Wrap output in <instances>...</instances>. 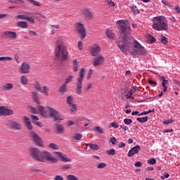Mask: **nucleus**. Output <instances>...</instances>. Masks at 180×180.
<instances>
[{
	"instance_id": "1",
	"label": "nucleus",
	"mask_w": 180,
	"mask_h": 180,
	"mask_svg": "<svg viewBox=\"0 0 180 180\" xmlns=\"http://www.w3.org/2000/svg\"><path fill=\"white\" fill-rule=\"evenodd\" d=\"M117 24L119 25L120 33L122 36L117 42V44L124 54H127L128 51H130L131 47H133L134 39L130 36V27L126 25L124 20H117Z\"/></svg>"
},
{
	"instance_id": "2",
	"label": "nucleus",
	"mask_w": 180,
	"mask_h": 180,
	"mask_svg": "<svg viewBox=\"0 0 180 180\" xmlns=\"http://www.w3.org/2000/svg\"><path fill=\"white\" fill-rule=\"evenodd\" d=\"M30 155L35 161H39V162H46V161H49L52 164H56L58 162V159L53 156L50 152L47 150L40 151L39 148H31L29 150Z\"/></svg>"
},
{
	"instance_id": "3",
	"label": "nucleus",
	"mask_w": 180,
	"mask_h": 180,
	"mask_svg": "<svg viewBox=\"0 0 180 180\" xmlns=\"http://www.w3.org/2000/svg\"><path fill=\"white\" fill-rule=\"evenodd\" d=\"M55 57L59 61H63L68 58V51H67V47L64 46V42L61 37H58L56 40Z\"/></svg>"
},
{
	"instance_id": "4",
	"label": "nucleus",
	"mask_w": 180,
	"mask_h": 180,
	"mask_svg": "<svg viewBox=\"0 0 180 180\" xmlns=\"http://www.w3.org/2000/svg\"><path fill=\"white\" fill-rule=\"evenodd\" d=\"M152 27L154 29V30H158V32L167 30L168 24L164 22L160 17H155L153 18V25H152Z\"/></svg>"
},
{
	"instance_id": "5",
	"label": "nucleus",
	"mask_w": 180,
	"mask_h": 180,
	"mask_svg": "<svg viewBox=\"0 0 180 180\" xmlns=\"http://www.w3.org/2000/svg\"><path fill=\"white\" fill-rule=\"evenodd\" d=\"M132 43L134 44V47L132 54H134V56H146V54H147L146 49H144L139 41L134 39Z\"/></svg>"
},
{
	"instance_id": "6",
	"label": "nucleus",
	"mask_w": 180,
	"mask_h": 180,
	"mask_svg": "<svg viewBox=\"0 0 180 180\" xmlns=\"http://www.w3.org/2000/svg\"><path fill=\"white\" fill-rule=\"evenodd\" d=\"M48 112L49 113V116L54 119V120H64V116L58 113V111L51 108H48Z\"/></svg>"
},
{
	"instance_id": "7",
	"label": "nucleus",
	"mask_w": 180,
	"mask_h": 180,
	"mask_svg": "<svg viewBox=\"0 0 180 180\" xmlns=\"http://www.w3.org/2000/svg\"><path fill=\"white\" fill-rule=\"evenodd\" d=\"M30 135L34 144H36L38 147H43V141H41L40 136H39L34 132H30Z\"/></svg>"
},
{
	"instance_id": "8",
	"label": "nucleus",
	"mask_w": 180,
	"mask_h": 180,
	"mask_svg": "<svg viewBox=\"0 0 180 180\" xmlns=\"http://www.w3.org/2000/svg\"><path fill=\"white\" fill-rule=\"evenodd\" d=\"M7 126H9L12 130H22V125L20 123L9 120L6 122Z\"/></svg>"
},
{
	"instance_id": "9",
	"label": "nucleus",
	"mask_w": 180,
	"mask_h": 180,
	"mask_svg": "<svg viewBox=\"0 0 180 180\" xmlns=\"http://www.w3.org/2000/svg\"><path fill=\"white\" fill-rule=\"evenodd\" d=\"M77 29L78 33L81 35V39L84 40V39L86 37V30H85V26H84V24L78 22L77 24Z\"/></svg>"
},
{
	"instance_id": "10",
	"label": "nucleus",
	"mask_w": 180,
	"mask_h": 180,
	"mask_svg": "<svg viewBox=\"0 0 180 180\" xmlns=\"http://www.w3.org/2000/svg\"><path fill=\"white\" fill-rule=\"evenodd\" d=\"M105 63V58L102 55H98V56L94 58L92 65L94 67H101Z\"/></svg>"
},
{
	"instance_id": "11",
	"label": "nucleus",
	"mask_w": 180,
	"mask_h": 180,
	"mask_svg": "<svg viewBox=\"0 0 180 180\" xmlns=\"http://www.w3.org/2000/svg\"><path fill=\"white\" fill-rule=\"evenodd\" d=\"M20 74H29L30 72V65L26 62H24L18 68Z\"/></svg>"
},
{
	"instance_id": "12",
	"label": "nucleus",
	"mask_w": 180,
	"mask_h": 180,
	"mask_svg": "<svg viewBox=\"0 0 180 180\" xmlns=\"http://www.w3.org/2000/svg\"><path fill=\"white\" fill-rule=\"evenodd\" d=\"M13 110L8 109L5 108V106L0 107V115H2V116H11L13 115Z\"/></svg>"
},
{
	"instance_id": "13",
	"label": "nucleus",
	"mask_w": 180,
	"mask_h": 180,
	"mask_svg": "<svg viewBox=\"0 0 180 180\" xmlns=\"http://www.w3.org/2000/svg\"><path fill=\"white\" fill-rule=\"evenodd\" d=\"M16 18H18V19H22L25 20H27V22H30V23H34V18H33V17L30 16V13L18 15Z\"/></svg>"
},
{
	"instance_id": "14",
	"label": "nucleus",
	"mask_w": 180,
	"mask_h": 180,
	"mask_svg": "<svg viewBox=\"0 0 180 180\" xmlns=\"http://www.w3.org/2000/svg\"><path fill=\"white\" fill-rule=\"evenodd\" d=\"M141 147L139 145L132 148L127 153L128 157H133V155H136L138 154L139 151H141Z\"/></svg>"
},
{
	"instance_id": "15",
	"label": "nucleus",
	"mask_w": 180,
	"mask_h": 180,
	"mask_svg": "<svg viewBox=\"0 0 180 180\" xmlns=\"http://www.w3.org/2000/svg\"><path fill=\"white\" fill-rule=\"evenodd\" d=\"M4 34L6 36V39H9L11 40H15V39L18 37V34H16L15 32L6 31L4 32Z\"/></svg>"
},
{
	"instance_id": "16",
	"label": "nucleus",
	"mask_w": 180,
	"mask_h": 180,
	"mask_svg": "<svg viewBox=\"0 0 180 180\" xmlns=\"http://www.w3.org/2000/svg\"><path fill=\"white\" fill-rule=\"evenodd\" d=\"M101 53V46L96 45L91 49V54L92 57H96Z\"/></svg>"
},
{
	"instance_id": "17",
	"label": "nucleus",
	"mask_w": 180,
	"mask_h": 180,
	"mask_svg": "<svg viewBox=\"0 0 180 180\" xmlns=\"http://www.w3.org/2000/svg\"><path fill=\"white\" fill-rule=\"evenodd\" d=\"M22 120H23V123H24L25 127H27V129L28 130H32L33 129V126L32 125V122H30V117H27L25 116L22 118Z\"/></svg>"
},
{
	"instance_id": "18",
	"label": "nucleus",
	"mask_w": 180,
	"mask_h": 180,
	"mask_svg": "<svg viewBox=\"0 0 180 180\" xmlns=\"http://www.w3.org/2000/svg\"><path fill=\"white\" fill-rule=\"evenodd\" d=\"M55 154H56L57 157H59V158H61V161L63 162H70L71 161V158H68L63 155V153L60 152H55Z\"/></svg>"
},
{
	"instance_id": "19",
	"label": "nucleus",
	"mask_w": 180,
	"mask_h": 180,
	"mask_svg": "<svg viewBox=\"0 0 180 180\" xmlns=\"http://www.w3.org/2000/svg\"><path fill=\"white\" fill-rule=\"evenodd\" d=\"M66 102L68 105L70 106V108H72V109H76V105L74 104V99L72 98V96H68Z\"/></svg>"
},
{
	"instance_id": "20",
	"label": "nucleus",
	"mask_w": 180,
	"mask_h": 180,
	"mask_svg": "<svg viewBox=\"0 0 180 180\" xmlns=\"http://www.w3.org/2000/svg\"><path fill=\"white\" fill-rule=\"evenodd\" d=\"M82 81L83 80H77V82L76 83V91L77 95H81V94H82Z\"/></svg>"
},
{
	"instance_id": "21",
	"label": "nucleus",
	"mask_w": 180,
	"mask_h": 180,
	"mask_svg": "<svg viewBox=\"0 0 180 180\" xmlns=\"http://www.w3.org/2000/svg\"><path fill=\"white\" fill-rule=\"evenodd\" d=\"M38 108L41 115H42L44 117H49V113L47 112V111L44 110V107L39 105Z\"/></svg>"
},
{
	"instance_id": "22",
	"label": "nucleus",
	"mask_w": 180,
	"mask_h": 180,
	"mask_svg": "<svg viewBox=\"0 0 180 180\" xmlns=\"http://www.w3.org/2000/svg\"><path fill=\"white\" fill-rule=\"evenodd\" d=\"M17 27H21L22 29H27L29 25H27V22L25 21H19L17 22Z\"/></svg>"
},
{
	"instance_id": "23",
	"label": "nucleus",
	"mask_w": 180,
	"mask_h": 180,
	"mask_svg": "<svg viewBox=\"0 0 180 180\" xmlns=\"http://www.w3.org/2000/svg\"><path fill=\"white\" fill-rule=\"evenodd\" d=\"M49 87L47 86H44L43 87H41V89L39 90V92L41 94H43L46 96H49Z\"/></svg>"
},
{
	"instance_id": "24",
	"label": "nucleus",
	"mask_w": 180,
	"mask_h": 180,
	"mask_svg": "<svg viewBox=\"0 0 180 180\" xmlns=\"http://www.w3.org/2000/svg\"><path fill=\"white\" fill-rule=\"evenodd\" d=\"M20 81L22 85H27V84H29V79H27L26 75L21 76Z\"/></svg>"
},
{
	"instance_id": "25",
	"label": "nucleus",
	"mask_w": 180,
	"mask_h": 180,
	"mask_svg": "<svg viewBox=\"0 0 180 180\" xmlns=\"http://www.w3.org/2000/svg\"><path fill=\"white\" fill-rule=\"evenodd\" d=\"M32 99L34 103H40V101H39V96H37V93L36 91L32 92Z\"/></svg>"
},
{
	"instance_id": "26",
	"label": "nucleus",
	"mask_w": 180,
	"mask_h": 180,
	"mask_svg": "<svg viewBox=\"0 0 180 180\" xmlns=\"http://www.w3.org/2000/svg\"><path fill=\"white\" fill-rule=\"evenodd\" d=\"M84 72H85V69L84 68H82L79 71V77L77 78V80L84 81Z\"/></svg>"
},
{
	"instance_id": "27",
	"label": "nucleus",
	"mask_w": 180,
	"mask_h": 180,
	"mask_svg": "<svg viewBox=\"0 0 180 180\" xmlns=\"http://www.w3.org/2000/svg\"><path fill=\"white\" fill-rule=\"evenodd\" d=\"M146 39L148 43H155V38L151 36V34H148V35L146 36Z\"/></svg>"
},
{
	"instance_id": "28",
	"label": "nucleus",
	"mask_w": 180,
	"mask_h": 180,
	"mask_svg": "<svg viewBox=\"0 0 180 180\" xmlns=\"http://www.w3.org/2000/svg\"><path fill=\"white\" fill-rule=\"evenodd\" d=\"M87 147L91 148V150H94L95 151H96V150H99V146L94 143H87Z\"/></svg>"
},
{
	"instance_id": "29",
	"label": "nucleus",
	"mask_w": 180,
	"mask_h": 180,
	"mask_svg": "<svg viewBox=\"0 0 180 180\" xmlns=\"http://www.w3.org/2000/svg\"><path fill=\"white\" fill-rule=\"evenodd\" d=\"M105 33L108 39H115V34L112 32V30H107Z\"/></svg>"
},
{
	"instance_id": "30",
	"label": "nucleus",
	"mask_w": 180,
	"mask_h": 180,
	"mask_svg": "<svg viewBox=\"0 0 180 180\" xmlns=\"http://www.w3.org/2000/svg\"><path fill=\"white\" fill-rule=\"evenodd\" d=\"M84 16L86 18V19H92V13L89 11V10L86 9L84 10Z\"/></svg>"
},
{
	"instance_id": "31",
	"label": "nucleus",
	"mask_w": 180,
	"mask_h": 180,
	"mask_svg": "<svg viewBox=\"0 0 180 180\" xmlns=\"http://www.w3.org/2000/svg\"><path fill=\"white\" fill-rule=\"evenodd\" d=\"M4 91H10V89H13V84L8 83L3 86Z\"/></svg>"
},
{
	"instance_id": "32",
	"label": "nucleus",
	"mask_w": 180,
	"mask_h": 180,
	"mask_svg": "<svg viewBox=\"0 0 180 180\" xmlns=\"http://www.w3.org/2000/svg\"><path fill=\"white\" fill-rule=\"evenodd\" d=\"M58 91L60 94H64V92H67V84L64 83L60 88Z\"/></svg>"
},
{
	"instance_id": "33",
	"label": "nucleus",
	"mask_w": 180,
	"mask_h": 180,
	"mask_svg": "<svg viewBox=\"0 0 180 180\" xmlns=\"http://www.w3.org/2000/svg\"><path fill=\"white\" fill-rule=\"evenodd\" d=\"M131 10L133 12L134 15H139V13H140L139 8H137V6H136L135 5H132V6L131 7Z\"/></svg>"
},
{
	"instance_id": "34",
	"label": "nucleus",
	"mask_w": 180,
	"mask_h": 180,
	"mask_svg": "<svg viewBox=\"0 0 180 180\" xmlns=\"http://www.w3.org/2000/svg\"><path fill=\"white\" fill-rule=\"evenodd\" d=\"M56 129L57 131L59 132L60 134L64 133V127H63L61 124H56Z\"/></svg>"
},
{
	"instance_id": "35",
	"label": "nucleus",
	"mask_w": 180,
	"mask_h": 180,
	"mask_svg": "<svg viewBox=\"0 0 180 180\" xmlns=\"http://www.w3.org/2000/svg\"><path fill=\"white\" fill-rule=\"evenodd\" d=\"M78 68H79V63L78 60H75L73 61V70L75 72L78 71Z\"/></svg>"
},
{
	"instance_id": "36",
	"label": "nucleus",
	"mask_w": 180,
	"mask_h": 180,
	"mask_svg": "<svg viewBox=\"0 0 180 180\" xmlns=\"http://www.w3.org/2000/svg\"><path fill=\"white\" fill-rule=\"evenodd\" d=\"M72 79H74V76L72 75H70L65 79V84L67 85L68 84H70V82H72Z\"/></svg>"
},
{
	"instance_id": "37",
	"label": "nucleus",
	"mask_w": 180,
	"mask_h": 180,
	"mask_svg": "<svg viewBox=\"0 0 180 180\" xmlns=\"http://www.w3.org/2000/svg\"><path fill=\"white\" fill-rule=\"evenodd\" d=\"M136 120L140 123H146V122H148V117H138L136 118Z\"/></svg>"
},
{
	"instance_id": "38",
	"label": "nucleus",
	"mask_w": 180,
	"mask_h": 180,
	"mask_svg": "<svg viewBox=\"0 0 180 180\" xmlns=\"http://www.w3.org/2000/svg\"><path fill=\"white\" fill-rule=\"evenodd\" d=\"M34 88L37 92H39L40 89H41V86H40V84L38 82H35Z\"/></svg>"
},
{
	"instance_id": "39",
	"label": "nucleus",
	"mask_w": 180,
	"mask_h": 180,
	"mask_svg": "<svg viewBox=\"0 0 180 180\" xmlns=\"http://www.w3.org/2000/svg\"><path fill=\"white\" fill-rule=\"evenodd\" d=\"M107 154L108 155H116V150L114 148L110 149V150H107Z\"/></svg>"
},
{
	"instance_id": "40",
	"label": "nucleus",
	"mask_w": 180,
	"mask_h": 180,
	"mask_svg": "<svg viewBox=\"0 0 180 180\" xmlns=\"http://www.w3.org/2000/svg\"><path fill=\"white\" fill-rule=\"evenodd\" d=\"M160 41H162V43H163V44H167V43H168V39L164 37V35H162L160 37Z\"/></svg>"
},
{
	"instance_id": "41",
	"label": "nucleus",
	"mask_w": 180,
	"mask_h": 180,
	"mask_svg": "<svg viewBox=\"0 0 180 180\" xmlns=\"http://www.w3.org/2000/svg\"><path fill=\"white\" fill-rule=\"evenodd\" d=\"M13 60L11 57H0V61H11Z\"/></svg>"
},
{
	"instance_id": "42",
	"label": "nucleus",
	"mask_w": 180,
	"mask_h": 180,
	"mask_svg": "<svg viewBox=\"0 0 180 180\" xmlns=\"http://www.w3.org/2000/svg\"><path fill=\"white\" fill-rule=\"evenodd\" d=\"M30 109L31 112L34 114H37V113H39V112H40V110L39 109L37 110V108H34L32 106H30Z\"/></svg>"
},
{
	"instance_id": "43",
	"label": "nucleus",
	"mask_w": 180,
	"mask_h": 180,
	"mask_svg": "<svg viewBox=\"0 0 180 180\" xmlns=\"http://www.w3.org/2000/svg\"><path fill=\"white\" fill-rule=\"evenodd\" d=\"M74 140H81L82 139V134H75L73 136Z\"/></svg>"
},
{
	"instance_id": "44",
	"label": "nucleus",
	"mask_w": 180,
	"mask_h": 180,
	"mask_svg": "<svg viewBox=\"0 0 180 180\" xmlns=\"http://www.w3.org/2000/svg\"><path fill=\"white\" fill-rule=\"evenodd\" d=\"M49 148H52L53 150H58V146L56 143H50L49 145Z\"/></svg>"
},
{
	"instance_id": "45",
	"label": "nucleus",
	"mask_w": 180,
	"mask_h": 180,
	"mask_svg": "<svg viewBox=\"0 0 180 180\" xmlns=\"http://www.w3.org/2000/svg\"><path fill=\"white\" fill-rule=\"evenodd\" d=\"M139 91V88L136 86H133V89L130 90V95H133L134 94H136Z\"/></svg>"
},
{
	"instance_id": "46",
	"label": "nucleus",
	"mask_w": 180,
	"mask_h": 180,
	"mask_svg": "<svg viewBox=\"0 0 180 180\" xmlns=\"http://www.w3.org/2000/svg\"><path fill=\"white\" fill-rule=\"evenodd\" d=\"M67 179L68 180H78V178H77V176L72 175V174H69L67 176Z\"/></svg>"
},
{
	"instance_id": "47",
	"label": "nucleus",
	"mask_w": 180,
	"mask_h": 180,
	"mask_svg": "<svg viewBox=\"0 0 180 180\" xmlns=\"http://www.w3.org/2000/svg\"><path fill=\"white\" fill-rule=\"evenodd\" d=\"M94 130L97 131V133H99L100 134H103V129H102L101 127H95Z\"/></svg>"
},
{
	"instance_id": "48",
	"label": "nucleus",
	"mask_w": 180,
	"mask_h": 180,
	"mask_svg": "<svg viewBox=\"0 0 180 180\" xmlns=\"http://www.w3.org/2000/svg\"><path fill=\"white\" fill-rule=\"evenodd\" d=\"M156 162L157 161L154 158H150L148 160V164H150V165H154V164H155Z\"/></svg>"
},
{
	"instance_id": "49",
	"label": "nucleus",
	"mask_w": 180,
	"mask_h": 180,
	"mask_svg": "<svg viewBox=\"0 0 180 180\" xmlns=\"http://www.w3.org/2000/svg\"><path fill=\"white\" fill-rule=\"evenodd\" d=\"M124 123L127 125L131 124V123H133V120H131V119L126 118L124 120Z\"/></svg>"
},
{
	"instance_id": "50",
	"label": "nucleus",
	"mask_w": 180,
	"mask_h": 180,
	"mask_svg": "<svg viewBox=\"0 0 180 180\" xmlns=\"http://www.w3.org/2000/svg\"><path fill=\"white\" fill-rule=\"evenodd\" d=\"M106 167V163L101 162L97 165V168L98 169H102V168H105Z\"/></svg>"
},
{
	"instance_id": "51",
	"label": "nucleus",
	"mask_w": 180,
	"mask_h": 180,
	"mask_svg": "<svg viewBox=\"0 0 180 180\" xmlns=\"http://www.w3.org/2000/svg\"><path fill=\"white\" fill-rule=\"evenodd\" d=\"M110 127H114V129H118L119 124H117V122H112L110 123Z\"/></svg>"
},
{
	"instance_id": "52",
	"label": "nucleus",
	"mask_w": 180,
	"mask_h": 180,
	"mask_svg": "<svg viewBox=\"0 0 180 180\" xmlns=\"http://www.w3.org/2000/svg\"><path fill=\"white\" fill-rule=\"evenodd\" d=\"M10 4H18V1L20 4H23V1L22 0H8Z\"/></svg>"
},
{
	"instance_id": "53",
	"label": "nucleus",
	"mask_w": 180,
	"mask_h": 180,
	"mask_svg": "<svg viewBox=\"0 0 180 180\" xmlns=\"http://www.w3.org/2000/svg\"><path fill=\"white\" fill-rule=\"evenodd\" d=\"M94 73V70L92 69H90L89 71V73L87 74V79H89L91 77H92V74Z\"/></svg>"
},
{
	"instance_id": "54",
	"label": "nucleus",
	"mask_w": 180,
	"mask_h": 180,
	"mask_svg": "<svg viewBox=\"0 0 180 180\" xmlns=\"http://www.w3.org/2000/svg\"><path fill=\"white\" fill-rule=\"evenodd\" d=\"M62 169H70L71 165H63L61 166Z\"/></svg>"
},
{
	"instance_id": "55",
	"label": "nucleus",
	"mask_w": 180,
	"mask_h": 180,
	"mask_svg": "<svg viewBox=\"0 0 180 180\" xmlns=\"http://www.w3.org/2000/svg\"><path fill=\"white\" fill-rule=\"evenodd\" d=\"M31 4H32V5H34L35 6H40V3H39L38 1H36L34 0H30Z\"/></svg>"
},
{
	"instance_id": "56",
	"label": "nucleus",
	"mask_w": 180,
	"mask_h": 180,
	"mask_svg": "<svg viewBox=\"0 0 180 180\" xmlns=\"http://www.w3.org/2000/svg\"><path fill=\"white\" fill-rule=\"evenodd\" d=\"M148 84H150L152 86H157V82L148 80Z\"/></svg>"
},
{
	"instance_id": "57",
	"label": "nucleus",
	"mask_w": 180,
	"mask_h": 180,
	"mask_svg": "<svg viewBox=\"0 0 180 180\" xmlns=\"http://www.w3.org/2000/svg\"><path fill=\"white\" fill-rule=\"evenodd\" d=\"M169 123H174V120H168L163 122V124H169Z\"/></svg>"
},
{
	"instance_id": "58",
	"label": "nucleus",
	"mask_w": 180,
	"mask_h": 180,
	"mask_svg": "<svg viewBox=\"0 0 180 180\" xmlns=\"http://www.w3.org/2000/svg\"><path fill=\"white\" fill-rule=\"evenodd\" d=\"M162 4H163V5H165L166 6H171V4H169V1L165 0H162Z\"/></svg>"
},
{
	"instance_id": "59",
	"label": "nucleus",
	"mask_w": 180,
	"mask_h": 180,
	"mask_svg": "<svg viewBox=\"0 0 180 180\" xmlns=\"http://www.w3.org/2000/svg\"><path fill=\"white\" fill-rule=\"evenodd\" d=\"M116 141H117L116 138L112 137L110 139L111 144H112L113 146L116 145Z\"/></svg>"
},
{
	"instance_id": "60",
	"label": "nucleus",
	"mask_w": 180,
	"mask_h": 180,
	"mask_svg": "<svg viewBox=\"0 0 180 180\" xmlns=\"http://www.w3.org/2000/svg\"><path fill=\"white\" fill-rule=\"evenodd\" d=\"M54 180H64V177L60 175H57L54 177Z\"/></svg>"
},
{
	"instance_id": "61",
	"label": "nucleus",
	"mask_w": 180,
	"mask_h": 180,
	"mask_svg": "<svg viewBox=\"0 0 180 180\" xmlns=\"http://www.w3.org/2000/svg\"><path fill=\"white\" fill-rule=\"evenodd\" d=\"M82 44H84V42H82V41H79L78 42V48L79 50H82Z\"/></svg>"
},
{
	"instance_id": "62",
	"label": "nucleus",
	"mask_w": 180,
	"mask_h": 180,
	"mask_svg": "<svg viewBox=\"0 0 180 180\" xmlns=\"http://www.w3.org/2000/svg\"><path fill=\"white\" fill-rule=\"evenodd\" d=\"M142 165H143V163H141V162H136L134 165V166L136 167H141Z\"/></svg>"
},
{
	"instance_id": "63",
	"label": "nucleus",
	"mask_w": 180,
	"mask_h": 180,
	"mask_svg": "<svg viewBox=\"0 0 180 180\" xmlns=\"http://www.w3.org/2000/svg\"><path fill=\"white\" fill-rule=\"evenodd\" d=\"M28 33H29V34H31L32 36H37V33H36V32H34V31L29 30Z\"/></svg>"
},
{
	"instance_id": "64",
	"label": "nucleus",
	"mask_w": 180,
	"mask_h": 180,
	"mask_svg": "<svg viewBox=\"0 0 180 180\" xmlns=\"http://www.w3.org/2000/svg\"><path fill=\"white\" fill-rule=\"evenodd\" d=\"M174 11H176V13H180V8L178 6H176L174 8Z\"/></svg>"
}]
</instances>
